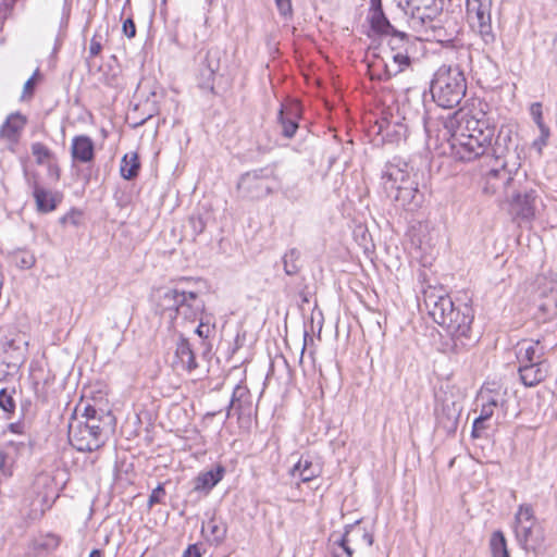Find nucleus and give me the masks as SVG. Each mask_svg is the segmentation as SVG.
Segmentation results:
<instances>
[{"label": "nucleus", "mask_w": 557, "mask_h": 557, "mask_svg": "<svg viewBox=\"0 0 557 557\" xmlns=\"http://www.w3.org/2000/svg\"><path fill=\"white\" fill-rule=\"evenodd\" d=\"M444 128L449 135L451 153L456 159L469 162L490 154L495 126L483 111L474 114L459 109L447 117Z\"/></svg>", "instance_id": "f257e3e1"}, {"label": "nucleus", "mask_w": 557, "mask_h": 557, "mask_svg": "<svg viewBox=\"0 0 557 557\" xmlns=\"http://www.w3.org/2000/svg\"><path fill=\"white\" fill-rule=\"evenodd\" d=\"M430 282L431 281H420L419 292L422 295L423 304L430 317L435 323L448 330L454 329L458 324L465 327L466 323L473 322L471 308L468 306H465L463 310L455 308L447 290L438 281H435L434 285L430 284Z\"/></svg>", "instance_id": "f03ea898"}, {"label": "nucleus", "mask_w": 557, "mask_h": 557, "mask_svg": "<svg viewBox=\"0 0 557 557\" xmlns=\"http://www.w3.org/2000/svg\"><path fill=\"white\" fill-rule=\"evenodd\" d=\"M381 180L387 197L407 210H413L419 206L418 183L412 174V168L407 162L399 159L387 162Z\"/></svg>", "instance_id": "7ed1b4c3"}, {"label": "nucleus", "mask_w": 557, "mask_h": 557, "mask_svg": "<svg viewBox=\"0 0 557 557\" xmlns=\"http://www.w3.org/2000/svg\"><path fill=\"white\" fill-rule=\"evenodd\" d=\"M467 81L458 65H442L431 81V94L434 102L445 109L460 103L466 96Z\"/></svg>", "instance_id": "20e7f679"}, {"label": "nucleus", "mask_w": 557, "mask_h": 557, "mask_svg": "<svg viewBox=\"0 0 557 557\" xmlns=\"http://www.w3.org/2000/svg\"><path fill=\"white\" fill-rule=\"evenodd\" d=\"M53 485V479L49 474L40 473L35 478L30 490L23 498V507L28 508L29 519H40L52 507L58 497Z\"/></svg>", "instance_id": "39448f33"}, {"label": "nucleus", "mask_w": 557, "mask_h": 557, "mask_svg": "<svg viewBox=\"0 0 557 557\" xmlns=\"http://www.w3.org/2000/svg\"><path fill=\"white\" fill-rule=\"evenodd\" d=\"M513 532L518 544L523 549L535 550L544 540L541 525L531 505L522 504L515 513Z\"/></svg>", "instance_id": "423d86ee"}, {"label": "nucleus", "mask_w": 557, "mask_h": 557, "mask_svg": "<svg viewBox=\"0 0 557 557\" xmlns=\"http://www.w3.org/2000/svg\"><path fill=\"white\" fill-rule=\"evenodd\" d=\"M490 153L496 162H504V166L511 170L521 168L523 149L519 147L512 129L507 126L499 128L494 141L491 143Z\"/></svg>", "instance_id": "0eeeda50"}, {"label": "nucleus", "mask_w": 557, "mask_h": 557, "mask_svg": "<svg viewBox=\"0 0 557 557\" xmlns=\"http://www.w3.org/2000/svg\"><path fill=\"white\" fill-rule=\"evenodd\" d=\"M492 4V0H467L468 21L485 45H493L496 40L491 16Z\"/></svg>", "instance_id": "6e6552de"}, {"label": "nucleus", "mask_w": 557, "mask_h": 557, "mask_svg": "<svg viewBox=\"0 0 557 557\" xmlns=\"http://www.w3.org/2000/svg\"><path fill=\"white\" fill-rule=\"evenodd\" d=\"M274 174L270 168H262L243 174L238 181L239 193L249 199H261L273 190Z\"/></svg>", "instance_id": "1a4fd4ad"}, {"label": "nucleus", "mask_w": 557, "mask_h": 557, "mask_svg": "<svg viewBox=\"0 0 557 557\" xmlns=\"http://www.w3.org/2000/svg\"><path fill=\"white\" fill-rule=\"evenodd\" d=\"M536 198L537 194L534 189L517 184L510 193L506 195L509 212L513 219L520 223H531L535 219Z\"/></svg>", "instance_id": "9d476101"}, {"label": "nucleus", "mask_w": 557, "mask_h": 557, "mask_svg": "<svg viewBox=\"0 0 557 557\" xmlns=\"http://www.w3.org/2000/svg\"><path fill=\"white\" fill-rule=\"evenodd\" d=\"M496 163L498 165L491 169L485 175L484 193L493 195L503 189L506 196L517 184L525 182V173L504 166V162Z\"/></svg>", "instance_id": "9b49d317"}, {"label": "nucleus", "mask_w": 557, "mask_h": 557, "mask_svg": "<svg viewBox=\"0 0 557 557\" xmlns=\"http://www.w3.org/2000/svg\"><path fill=\"white\" fill-rule=\"evenodd\" d=\"M101 425H85L83 422L70 424L69 440L71 445L78 451H95L103 444Z\"/></svg>", "instance_id": "f8f14e48"}, {"label": "nucleus", "mask_w": 557, "mask_h": 557, "mask_svg": "<svg viewBox=\"0 0 557 557\" xmlns=\"http://www.w3.org/2000/svg\"><path fill=\"white\" fill-rule=\"evenodd\" d=\"M471 324L466 323L465 327L458 324L454 329L446 330L449 339L444 344V352L457 356L468 351L475 344L476 341L471 333Z\"/></svg>", "instance_id": "ddd939ff"}, {"label": "nucleus", "mask_w": 557, "mask_h": 557, "mask_svg": "<svg viewBox=\"0 0 557 557\" xmlns=\"http://www.w3.org/2000/svg\"><path fill=\"white\" fill-rule=\"evenodd\" d=\"M435 0H398L399 7L410 15L413 28L422 27L432 22L431 12Z\"/></svg>", "instance_id": "4468645a"}, {"label": "nucleus", "mask_w": 557, "mask_h": 557, "mask_svg": "<svg viewBox=\"0 0 557 557\" xmlns=\"http://www.w3.org/2000/svg\"><path fill=\"white\" fill-rule=\"evenodd\" d=\"M220 61L221 51L218 48H211L207 51L199 67L198 84L200 88L213 90L215 74L220 70Z\"/></svg>", "instance_id": "2eb2a0df"}, {"label": "nucleus", "mask_w": 557, "mask_h": 557, "mask_svg": "<svg viewBox=\"0 0 557 557\" xmlns=\"http://www.w3.org/2000/svg\"><path fill=\"white\" fill-rule=\"evenodd\" d=\"M337 540L355 552V549L372 546L373 534L358 521L354 524L346 525L344 534Z\"/></svg>", "instance_id": "dca6fc26"}, {"label": "nucleus", "mask_w": 557, "mask_h": 557, "mask_svg": "<svg viewBox=\"0 0 557 557\" xmlns=\"http://www.w3.org/2000/svg\"><path fill=\"white\" fill-rule=\"evenodd\" d=\"M252 412V396L246 385L237 384L233 389L230 404L226 408V418L236 414L238 418L250 416Z\"/></svg>", "instance_id": "f3484780"}, {"label": "nucleus", "mask_w": 557, "mask_h": 557, "mask_svg": "<svg viewBox=\"0 0 557 557\" xmlns=\"http://www.w3.org/2000/svg\"><path fill=\"white\" fill-rule=\"evenodd\" d=\"M548 371L549 364L547 361L519 364L518 367L520 381L525 387L539 385L547 377Z\"/></svg>", "instance_id": "a211bd4d"}, {"label": "nucleus", "mask_w": 557, "mask_h": 557, "mask_svg": "<svg viewBox=\"0 0 557 557\" xmlns=\"http://www.w3.org/2000/svg\"><path fill=\"white\" fill-rule=\"evenodd\" d=\"M370 23L372 29L375 33L391 36L388 42L391 47H395V41L407 40V34L394 28V26L389 23L388 18L385 16L383 9L371 11Z\"/></svg>", "instance_id": "6ab92c4d"}, {"label": "nucleus", "mask_w": 557, "mask_h": 557, "mask_svg": "<svg viewBox=\"0 0 557 557\" xmlns=\"http://www.w3.org/2000/svg\"><path fill=\"white\" fill-rule=\"evenodd\" d=\"M516 357L519 364L547 361L544 358V347L540 341L522 339L517 344Z\"/></svg>", "instance_id": "aec40b11"}, {"label": "nucleus", "mask_w": 557, "mask_h": 557, "mask_svg": "<svg viewBox=\"0 0 557 557\" xmlns=\"http://www.w3.org/2000/svg\"><path fill=\"white\" fill-rule=\"evenodd\" d=\"M507 395V388L502 384L487 382L481 387L476 399L479 403H485L494 408H505Z\"/></svg>", "instance_id": "412c9836"}, {"label": "nucleus", "mask_w": 557, "mask_h": 557, "mask_svg": "<svg viewBox=\"0 0 557 557\" xmlns=\"http://www.w3.org/2000/svg\"><path fill=\"white\" fill-rule=\"evenodd\" d=\"M225 468L222 465H216L214 468L200 472L194 479V492L201 493L205 496L213 490V487L223 480L225 475Z\"/></svg>", "instance_id": "4be33fe9"}, {"label": "nucleus", "mask_w": 557, "mask_h": 557, "mask_svg": "<svg viewBox=\"0 0 557 557\" xmlns=\"http://www.w3.org/2000/svg\"><path fill=\"white\" fill-rule=\"evenodd\" d=\"M71 156L73 161L89 163L95 158V144L87 135H78L72 139Z\"/></svg>", "instance_id": "5701e85b"}, {"label": "nucleus", "mask_w": 557, "mask_h": 557, "mask_svg": "<svg viewBox=\"0 0 557 557\" xmlns=\"http://www.w3.org/2000/svg\"><path fill=\"white\" fill-rule=\"evenodd\" d=\"M201 534L211 545L219 546L226 539L227 524L222 519L211 517L202 523Z\"/></svg>", "instance_id": "b1692460"}, {"label": "nucleus", "mask_w": 557, "mask_h": 557, "mask_svg": "<svg viewBox=\"0 0 557 557\" xmlns=\"http://www.w3.org/2000/svg\"><path fill=\"white\" fill-rule=\"evenodd\" d=\"M26 123V116L20 112L11 113L0 128V137L16 144Z\"/></svg>", "instance_id": "393cba45"}, {"label": "nucleus", "mask_w": 557, "mask_h": 557, "mask_svg": "<svg viewBox=\"0 0 557 557\" xmlns=\"http://www.w3.org/2000/svg\"><path fill=\"white\" fill-rule=\"evenodd\" d=\"M174 363L176 367L188 372H191L198 367L191 345L188 339L183 336L180 337L176 343Z\"/></svg>", "instance_id": "a878e982"}, {"label": "nucleus", "mask_w": 557, "mask_h": 557, "mask_svg": "<svg viewBox=\"0 0 557 557\" xmlns=\"http://www.w3.org/2000/svg\"><path fill=\"white\" fill-rule=\"evenodd\" d=\"M298 116V108L297 106H293L289 108H282L278 113V122L282 126V134L286 138H292L297 128L298 124L296 122V119Z\"/></svg>", "instance_id": "bb28decb"}, {"label": "nucleus", "mask_w": 557, "mask_h": 557, "mask_svg": "<svg viewBox=\"0 0 557 557\" xmlns=\"http://www.w3.org/2000/svg\"><path fill=\"white\" fill-rule=\"evenodd\" d=\"M164 306L166 309H175L178 310L180 307L188 306L193 307L190 301L196 300L197 295L194 292L185 293L177 292L176 289H171L164 293Z\"/></svg>", "instance_id": "cd10ccee"}, {"label": "nucleus", "mask_w": 557, "mask_h": 557, "mask_svg": "<svg viewBox=\"0 0 557 557\" xmlns=\"http://www.w3.org/2000/svg\"><path fill=\"white\" fill-rule=\"evenodd\" d=\"M292 475H299L302 482H309L320 474V469L312 465L309 459L300 458L293 467Z\"/></svg>", "instance_id": "c85d7f7f"}, {"label": "nucleus", "mask_w": 557, "mask_h": 557, "mask_svg": "<svg viewBox=\"0 0 557 557\" xmlns=\"http://www.w3.org/2000/svg\"><path fill=\"white\" fill-rule=\"evenodd\" d=\"M33 194L39 211L50 212L55 209V199L50 191L35 184Z\"/></svg>", "instance_id": "c756f323"}, {"label": "nucleus", "mask_w": 557, "mask_h": 557, "mask_svg": "<svg viewBox=\"0 0 557 557\" xmlns=\"http://www.w3.org/2000/svg\"><path fill=\"white\" fill-rule=\"evenodd\" d=\"M140 168L138 156L135 152L126 153L120 166V172L123 178L133 180L137 176Z\"/></svg>", "instance_id": "7c9ffc66"}, {"label": "nucleus", "mask_w": 557, "mask_h": 557, "mask_svg": "<svg viewBox=\"0 0 557 557\" xmlns=\"http://www.w3.org/2000/svg\"><path fill=\"white\" fill-rule=\"evenodd\" d=\"M549 286L543 289L544 301L540 305L541 310L555 313L557 312V281H548Z\"/></svg>", "instance_id": "2f4dec72"}, {"label": "nucleus", "mask_w": 557, "mask_h": 557, "mask_svg": "<svg viewBox=\"0 0 557 557\" xmlns=\"http://www.w3.org/2000/svg\"><path fill=\"white\" fill-rule=\"evenodd\" d=\"M490 548L492 557H510L505 534L500 530L492 533Z\"/></svg>", "instance_id": "473e14b6"}, {"label": "nucleus", "mask_w": 557, "mask_h": 557, "mask_svg": "<svg viewBox=\"0 0 557 557\" xmlns=\"http://www.w3.org/2000/svg\"><path fill=\"white\" fill-rule=\"evenodd\" d=\"M108 34H109L108 25L106 27L99 26L96 29L94 36L90 39V45H89V49H88L89 57H97L98 54H100L103 44L107 42V40H108Z\"/></svg>", "instance_id": "72a5a7b5"}, {"label": "nucleus", "mask_w": 557, "mask_h": 557, "mask_svg": "<svg viewBox=\"0 0 557 557\" xmlns=\"http://www.w3.org/2000/svg\"><path fill=\"white\" fill-rule=\"evenodd\" d=\"M30 148L36 163L39 165L48 164L54 159L53 152L42 143H34Z\"/></svg>", "instance_id": "f704fd0d"}, {"label": "nucleus", "mask_w": 557, "mask_h": 557, "mask_svg": "<svg viewBox=\"0 0 557 557\" xmlns=\"http://www.w3.org/2000/svg\"><path fill=\"white\" fill-rule=\"evenodd\" d=\"M299 258H300V252L295 248L290 249L289 251H287L284 255L283 264H284V270H285L286 275L294 276V275L298 274Z\"/></svg>", "instance_id": "c9c22d12"}, {"label": "nucleus", "mask_w": 557, "mask_h": 557, "mask_svg": "<svg viewBox=\"0 0 557 557\" xmlns=\"http://www.w3.org/2000/svg\"><path fill=\"white\" fill-rule=\"evenodd\" d=\"M14 394V387L0 389V408L8 414V418L15 412Z\"/></svg>", "instance_id": "e433bc0d"}, {"label": "nucleus", "mask_w": 557, "mask_h": 557, "mask_svg": "<svg viewBox=\"0 0 557 557\" xmlns=\"http://www.w3.org/2000/svg\"><path fill=\"white\" fill-rule=\"evenodd\" d=\"M530 113H531L534 122L539 126L540 132H542L543 144H545L549 136V128L543 122L542 104L540 102L532 103L530 107Z\"/></svg>", "instance_id": "4c0bfd02"}, {"label": "nucleus", "mask_w": 557, "mask_h": 557, "mask_svg": "<svg viewBox=\"0 0 557 557\" xmlns=\"http://www.w3.org/2000/svg\"><path fill=\"white\" fill-rule=\"evenodd\" d=\"M329 552L331 557H352L354 554V552L339 540H331Z\"/></svg>", "instance_id": "58836bf2"}, {"label": "nucleus", "mask_w": 557, "mask_h": 557, "mask_svg": "<svg viewBox=\"0 0 557 557\" xmlns=\"http://www.w3.org/2000/svg\"><path fill=\"white\" fill-rule=\"evenodd\" d=\"M14 264L20 269H29L35 263V258L26 251H18L13 256Z\"/></svg>", "instance_id": "ea45409f"}, {"label": "nucleus", "mask_w": 557, "mask_h": 557, "mask_svg": "<svg viewBox=\"0 0 557 557\" xmlns=\"http://www.w3.org/2000/svg\"><path fill=\"white\" fill-rule=\"evenodd\" d=\"M393 61L397 64V70H395V74L404 71L410 64V58L408 55V48H405V51L399 50L393 55Z\"/></svg>", "instance_id": "a19ab883"}, {"label": "nucleus", "mask_w": 557, "mask_h": 557, "mask_svg": "<svg viewBox=\"0 0 557 557\" xmlns=\"http://www.w3.org/2000/svg\"><path fill=\"white\" fill-rule=\"evenodd\" d=\"M165 497V490L162 483L158 484L156 488L152 490L149 498H148V507L152 508L156 504H162Z\"/></svg>", "instance_id": "79ce46f5"}, {"label": "nucleus", "mask_w": 557, "mask_h": 557, "mask_svg": "<svg viewBox=\"0 0 557 557\" xmlns=\"http://www.w3.org/2000/svg\"><path fill=\"white\" fill-rule=\"evenodd\" d=\"M385 131L387 135L393 132L397 137L406 136L407 128L399 121H387Z\"/></svg>", "instance_id": "37998d69"}, {"label": "nucleus", "mask_w": 557, "mask_h": 557, "mask_svg": "<svg viewBox=\"0 0 557 557\" xmlns=\"http://www.w3.org/2000/svg\"><path fill=\"white\" fill-rule=\"evenodd\" d=\"M205 553L201 543L189 544L187 548L183 552L182 557H201Z\"/></svg>", "instance_id": "c03bdc74"}, {"label": "nucleus", "mask_w": 557, "mask_h": 557, "mask_svg": "<svg viewBox=\"0 0 557 557\" xmlns=\"http://www.w3.org/2000/svg\"><path fill=\"white\" fill-rule=\"evenodd\" d=\"M485 419H481V417H478L473 421L472 425V436L473 437H481L483 432L487 429Z\"/></svg>", "instance_id": "a18cd8bd"}, {"label": "nucleus", "mask_w": 557, "mask_h": 557, "mask_svg": "<svg viewBox=\"0 0 557 557\" xmlns=\"http://www.w3.org/2000/svg\"><path fill=\"white\" fill-rule=\"evenodd\" d=\"M213 331H214L213 326H211L208 322L201 321L195 332L199 337L208 338L212 334Z\"/></svg>", "instance_id": "49530a36"}, {"label": "nucleus", "mask_w": 557, "mask_h": 557, "mask_svg": "<svg viewBox=\"0 0 557 557\" xmlns=\"http://www.w3.org/2000/svg\"><path fill=\"white\" fill-rule=\"evenodd\" d=\"M122 30L126 37H128V38L135 37L136 26H135L133 18L128 17L124 21Z\"/></svg>", "instance_id": "de8ad7c7"}, {"label": "nucleus", "mask_w": 557, "mask_h": 557, "mask_svg": "<svg viewBox=\"0 0 557 557\" xmlns=\"http://www.w3.org/2000/svg\"><path fill=\"white\" fill-rule=\"evenodd\" d=\"M276 7L280 13L284 16L292 14V2L290 0H275Z\"/></svg>", "instance_id": "09e8293b"}, {"label": "nucleus", "mask_w": 557, "mask_h": 557, "mask_svg": "<svg viewBox=\"0 0 557 557\" xmlns=\"http://www.w3.org/2000/svg\"><path fill=\"white\" fill-rule=\"evenodd\" d=\"M46 165L48 168V176L50 178H52L53 181H59V178H60L59 165L53 160Z\"/></svg>", "instance_id": "8fccbe9b"}, {"label": "nucleus", "mask_w": 557, "mask_h": 557, "mask_svg": "<svg viewBox=\"0 0 557 557\" xmlns=\"http://www.w3.org/2000/svg\"><path fill=\"white\" fill-rule=\"evenodd\" d=\"M494 410H495L494 407H492L485 403H481V411H480L479 417H481V419L490 420L494 414Z\"/></svg>", "instance_id": "3c124183"}, {"label": "nucleus", "mask_w": 557, "mask_h": 557, "mask_svg": "<svg viewBox=\"0 0 557 557\" xmlns=\"http://www.w3.org/2000/svg\"><path fill=\"white\" fill-rule=\"evenodd\" d=\"M37 73H35L32 77H29L26 83L24 84V88H23V98H25L26 96H32L33 95V90H34V87H35V76H36Z\"/></svg>", "instance_id": "603ef678"}, {"label": "nucleus", "mask_w": 557, "mask_h": 557, "mask_svg": "<svg viewBox=\"0 0 557 557\" xmlns=\"http://www.w3.org/2000/svg\"><path fill=\"white\" fill-rule=\"evenodd\" d=\"M7 459L8 455L4 451L0 450V473H2L5 476H9L11 475V472L7 468Z\"/></svg>", "instance_id": "864d4df0"}, {"label": "nucleus", "mask_w": 557, "mask_h": 557, "mask_svg": "<svg viewBox=\"0 0 557 557\" xmlns=\"http://www.w3.org/2000/svg\"><path fill=\"white\" fill-rule=\"evenodd\" d=\"M83 416L86 418V421H89L92 419L96 420V418L98 416V410L95 407L88 405L85 407Z\"/></svg>", "instance_id": "5fc2aeb1"}, {"label": "nucleus", "mask_w": 557, "mask_h": 557, "mask_svg": "<svg viewBox=\"0 0 557 557\" xmlns=\"http://www.w3.org/2000/svg\"><path fill=\"white\" fill-rule=\"evenodd\" d=\"M20 344H21V341H16L15 338H8V337H5V339L3 342V346L7 350L8 349L18 350L21 348Z\"/></svg>", "instance_id": "6e6d98bb"}, {"label": "nucleus", "mask_w": 557, "mask_h": 557, "mask_svg": "<svg viewBox=\"0 0 557 557\" xmlns=\"http://www.w3.org/2000/svg\"><path fill=\"white\" fill-rule=\"evenodd\" d=\"M8 430L14 434H24V423L13 422L8 425Z\"/></svg>", "instance_id": "4d7b16f0"}, {"label": "nucleus", "mask_w": 557, "mask_h": 557, "mask_svg": "<svg viewBox=\"0 0 557 557\" xmlns=\"http://www.w3.org/2000/svg\"><path fill=\"white\" fill-rule=\"evenodd\" d=\"M408 42H409V36L407 35V40L395 41L394 42L395 47H391V48H392V50H401V51L404 50L405 51V48H407Z\"/></svg>", "instance_id": "13d9d810"}, {"label": "nucleus", "mask_w": 557, "mask_h": 557, "mask_svg": "<svg viewBox=\"0 0 557 557\" xmlns=\"http://www.w3.org/2000/svg\"><path fill=\"white\" fill-rule=\"evenodd\" d=\"M59 545V539L55 535H49L47 537V543L45 546L47 547H57Z\"/></svg>", "instance_id": "bf43d9fd"}, {"label": "nucleus", "mask_w": 557, "mask_h": 557, "mask_svg": "<svg viewBox=\"0 0 557 557\" xmlns=\"http://www.w3.org/2000/svg\"><path fill=\"white\" fill-rule=\"evenodd\" d=\"M308 342L313 343V338H312L311 335H309L308 332H305V334H304V346H302V349H301V356L305 352V349H306V347L308 345Z\"/></svg>", "instance_id": "052dcab7"}, {"label": "nucleus", "mask_w": 557, "mask_h": 557, "mask_svg": "<svg viewBox=\"0 0 557 557\" xmlns=\"http://www.w3.org/2000/svg\"><path fill=\"white\" fill-rule=\"evenodd\" d=\"M382 1L381 0H370V11L381 10Z\"/></svg>", "instance_id": "680f3d73"}, {"label": "nucleus", "mask_w": 557, "mask_h": 557, "mask_svg": "<svg viewBox=\"0 0 557 557\" xmlns=\"http://www.w3.org/2000/svg\"><path fill=\"white\" fill-rule=\"evenodd\" d=\"M89 557H103V553L100 549H92L89 554Z\"/></svg>", "instance_id": "e2e57ef3"}, {"label": "nucleus", "mask_w": 557, "mask_h": 557, "mask_svg": "<svg viewBox=\"0 0 557 557\" xmlns=\"http://www.w3.org/2000/svg\"><path fill=\"white\" fill-rule=\"evenodd\" d=\"M545 144H543V139H542V135L540 136V138L537 140L534 141V146L537 147V150L541 152L542 150V147L545 146Z\"/></svg>", "instance_id": "0e129e2a"}, {"label": "nucleus", "mask_w": 557, "mask_h": 557, "mask_svg": "<svg viewBox=\"0 0 557 557\" xmlns=\"http://www.w3.org/2000/svg\"><path fill=\"white\" fill-rule=\"evenodd\" d=\"M85 425H100V419L97 417L96 420H89L83 422Z\"/></svg>", "instance_id": "69168bd1"}, {"label": "nucleus", "mask_w": 557, "mask_h": 557, "mask_svg": "<svg viewBox=\"0 0 557 557\" xmlns=\"http://www.w3.org/2000/svg\"><path fill=\"white\" fill-rule=\"evenodd\" d=\"M456 424H457V418H454L453 420H450V428L451 429H455Z\"/></svg>", "instance_id": "338daca9"}, {"label": "nucleus", "mask_w": 557, "mask_h": 557, "mask_svg": "<svg viewBox=\"0 0 557 557\" xmlns=\"http://www.w3.org/2000/svg\"><path fill=\"white\" fill-rule=\"evenodd\" d=\"M554 49H555V51L557 53V34H556V37L554 39Z\"/></svg>", "instance_id": "774afa93"}]
</instances>
